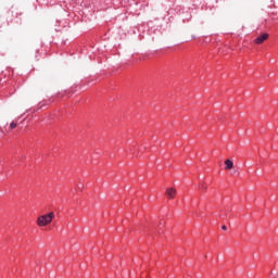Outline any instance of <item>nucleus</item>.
<instances>
[{
	"instance_id": "obj_1",
	"label": "nucleus",
	"mask_w": 278,
	"mask_h": 278,
	"mask_svg": "<svg viewBox=\"0 0 278 278\" xmlns=\"http://www.w3.org/2000/svg\"><path fill=\"white\" fill-rule=\"evenodd\" d=\"M54 218H55V213L53 212L47 215H41L37 218V225L38 227H47V225H51Z\"/></svg>"
},
{
	"instance_id": "obj_2",
	"label": "nucleus",
	"mask_w": 278,
	"mask_h": 278,
	"mask_svg": "<svg viewBox=\"0 0 278 278\" xmlns=\"http://www.w3.org/2000/svg\"><path fill=\"white\" fill-rule=\"evenodd\" d=\"M165 197H167V199H175V197H177V189L175 188L166 189Z\"/></svg>"
},
{
	"instance_id": "obj_3",
	"label": "nucleus",
	"mask_w": 278,
	"mask_h": 278,
	"mask_svg": "<svg viewBox=\"0 0 278 278\" xmlns=\"http://www.w3.org/2000/svg\"><path fill=\"white\" fill-rule=\"evenodd\" d=\"M265 40H268V34H263L255 39L256 45H262Z\"/></svg>"
},
{
	"instance_id": "obj_4",
	"label": "nucleus",
	"mask_w": 278,
	"mask_h": 278,
	"mask_svg": "<svg viewBox=\"0 0 278 278\" xmlns=\"http://www.w3.org/2000/svg\"><path fill=\"white\" fill-rule=\"evenodd\" d=\"M225 166H226V167H225L226 170H231V168H233V161L227 159V160L225 161Z\"/></svg>"
},
{
	"instance_id": "obj_5",
	"label": "nucleus",
	"mask_w": 278,
	"mask_h": 278,
	"mask_svg": "<svg viewBox=\"0 0 278 278\" xmlns=\"http://www.w3.org/2000/svg\"><path fill=\"white\" fill-rule=\"evenodd\" d=\"M10 128H11V129H16V123H14V122L11 123Z\"/></svg>"
},
{
	"instance_id": "obj_6",
	"label": "nucleus",
	"mask_w": 278,
	"mask_h": 278,
	"mask_svg": "<svg viewBox=\"0 0 278 278\" xmlns=\"http://www.w3.org/2000/svg\"><path fill=\"white\" fill-rule=\"evenodd\" d=\"M201 189H202V190H207V187H206L205 185H202V186H201Z\"/></svg>"
},
{
	"instance_id": "obj_7",
	"label": "nucleus",
	"mask_w": 278,
	"mask_h": 278,
	"mask_svg": "<svg viewBox=\"0 0 278 278\" xmlns=\"http://www.w3.org/2000/svg\"><path fill=\"white\" fill-rule=\"evenodd\" d=\"M222 229L224 230V231H227V226H222Z\"/></svg>"
},
{
	"instance_id": "obj_8",
	"label": "nucleus",
	"mask_w": 278,
	"mask_h": 278,
	"mask_svg": "<svg viewBox=\"0 0 278 278\" xmlns=\"http://www.w3.org/2000/svg\"><path fill=\"white\" fill-rule=\"evenodd\" d=\"M275 278H278V271H277V274H276Z\"/></svg>"
}]
</instances>
